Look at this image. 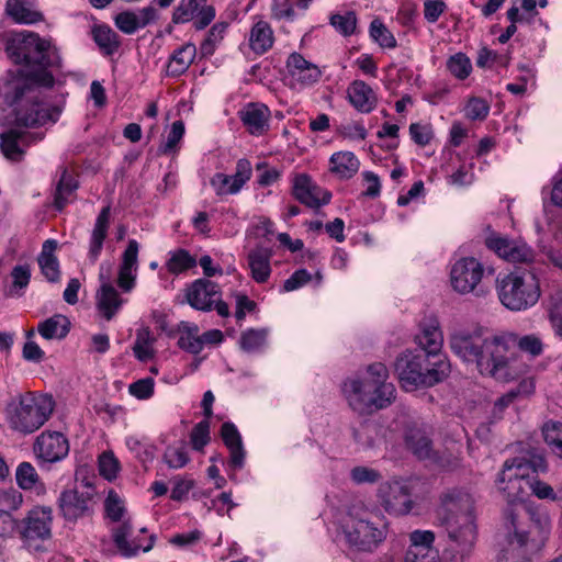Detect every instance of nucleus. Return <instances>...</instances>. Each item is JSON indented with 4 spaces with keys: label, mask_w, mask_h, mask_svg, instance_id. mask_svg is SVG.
Instances as JSON below:
<instances>
[{
    "label": "nucleus",
    "mask_w": 562,
    "mask_h": 562,
    "mask_svg": "<svg viewBox=\"0 0 562 562\" xmlns=\"http://www.w3.org/2000/svg\"><path fill=\"white\" fill-rule=\"evenodd\" d=\"M370 36L382 48H395L396 40L387 27L379 20H373L370 24Z\"/></svg>",
    "instance_id": "13d9d810"
},
{
    "label": "nucleus",
    "mask_w": 562,
    "mask_h": 562,
    "mask_svg": "<svg viewBox=\"0 0 562 562\" xmlns=\"http://www.w3.org/2000/svg\"><path fill=\"white\" fill-rule=\"evenodd\" d=\"M286 69L293 86L308 87L321 78L319 68L299 53H292L286 60Z\"/></svg>",
    "instance_id": "5701e85b"
},
{
    "label": "nucleus",
    "mask_w": 562,
    "mask_h": 562,
    "mask_svg": "<svg viewBox=\"0 0 562 562\" xmlns=\"http://www.w3.org/2000/svg\"><path fill=\"white\" fill-rule=\"evenodd\" d=\"M196 266V259L188 250L179 248L168 252L165 263L168 272L178 276Z\"/></svg>",
    "instance_id": "de8ad7c7"
},
{
    "label": "nucleus",
    "mask_w": 562,
    "mask_h": 562,
    "mask_svg": "<svg viewBox=\"0 0 562 562\" xmlns=\"http://www.w3.org/2000/svg\"><path fill=\"white\" fill-rule=\"evenodd\" d=\"M250 175V164L241 159L237 162L236 172L234 175L215 173L211 179V186L217 195L236 194L249 180Z\"/></svg>",
    "instance_id": "b1692460"
},
{
    "label": "nucleus",
    "mask_w": 562,
    "mask_h": 562,
    "mask_svg": "<svg viewBox=\"0 0 562 562\" xmlns=\"http://www.w3.org/2000/svg\"><path fill=\"white\" fill-rule=\"evenodd\" d=\"M239 116L251 135L260 136L269 128L270 110L262 103H249Z\"/></svg>",
    "instance_id": "cd10ccee"
},
{
    "label": "nucleus",
    "mask_w": 562,
    "mask_h": 562,
    "mask_svg": "<svg viewBox=\"0 0 562 562\" xmlns=\"http://www.w3.org/2000/svg\"><path fill=\"white\" fill-rule=\"evenodd\" d=\"M111 535L117 551L125 558L135 557L139 551L147 552L154 544L153 537L146 543L138 537H133V525L128 519L112 528Z\"/></svg>",
    "instance_id": "aec40b11"
},
{
    "label": "nucleus",
    "mask_w": 562,
    "mask_h": 562,
    "mask_svg": "<svg viewBox=\"0 0 562 562\" xmlns=\"http://www.w3.org/2000/svg\"><path fill=\"white\" fill-rule=\"evenodd\" d=\"M549 318L555 334L562 337V295L551 297Z\"/></svg>",
    "instance_id": "774afa93"
},
{
    "label": "nucleus",
    "mask_w": 562,
    "mask_h": 562,
    "mask_svg": "<svg viewBox=\"0 0 562 562\" xmlns=\"http://www.w3.org/2000/svg\"><path fill=\"white\" fill-rule=\"evenodd\" d=\"M15 481L20 488L24 491H35L37 495H43L46 492L45 484L30 462H21L15 470Z\"/></svg>",
    "instance_id": "e433bc0d"
},
{
    "label": "nucleus",
    "mask_w": 562,
    "mask_h": 562,
    "mask_svg": "<svg viewBox=\"0 0 562 562\" xmlns=\"http://www.w3.org/2000/svg\"><path fill=\"white\" fill-rule=\"evenodd\" d=\"M412 481L395 480L379 486L378 498L383 508L394 515H406L414 507Z\"/></svg>",
    "instance_id": "dca6fc26"
},
{
    "label": "nucleus",
    "mask_w": 562,
    "mask_h": 562,
    "mask_svg": "<svg viewBox=\"0 0 562 562\" xmlns=\"http://www.w3.org/2000/svg\"><path fill=\"white\" fill-rule=\"evenodd\" d=\"M126 300L121 297L113 284L99 286L95 292V308L105 321H112L121 311Z\"/></svg>",
    "instance_id": "bb28decb"
},
{
    "label": "nucleus",
    "mask_w": 562,
    "mask_h": 562,
    "mask_svg": "<svg viewBox=\"0 0 562 562\" xmlns=\"http://www.w3.org/2000/svg\"><path fill=\"white\" fill-rule=\"evenodd\" d=\"M291 183L292 195L307 207L318 209L330 202V192L316 184L307 173H294Z\"/></svg>",
    "instance_id": "a211bd4d"
},
{
    "label": "nucleus",
    "mask_w": 562,
    "mask_h": 562,
    "mask_svg": "<svg viewBox=\"0 0 562 562\" xmlns=\"http://www.w3.org/2000/svg\"><path fill=\"white\" fill-rule=\"evenodd\" d=\"M387 379V368L381 362L368 366L364 376L346 379L341 392L348 406L359 415H371L389 407L395 401L396 390Z\"/></svg>",
    "instance_id": "20e7f679"
},
{
    "label": "nucleus",
    "mask_w": 562,
    "mask_h": 562,
    "mask_svg": "<svg viewBox=\"0 0 562 562\" xmlns=\"http://www.w3.org/2000/svg\"><path fill=\"white\" fill-rule=\"evenodd\" d=\"M340 530L349 547L370 552L386 538L387 521L383 516L352 506L342 517Z\"/></svg>",
    "instance_id": "0eeeda50"
},
{
    "label": "nucleus",
    "mask_w": 562,
    "mask_h": 562,
    "mask_svg": "<svg viewBox=\"0 0 562 562\" xmlns=\"http://www.w3.org/2000/svg\"><path fill=\"white\" fill-rule=\"evenodd\" d=\"M395 371L406 391L430 387L443 381L450 373L447 357L435 359L426 353L405 352L395 362Z\"/></svg>",
    "instance_id": "423d86ee"
},
{
    "label": "nucleus",
    "mask_w": 562,
    "mask_h": 562,
    "mask_svg": "<svg viewBox=\"0 0 562 562\" xmlns=\"http://www.w3.org/2000/svg\"><path fill=\"white\" fill-rule=\"evenodd\" d=\"M120 462L111 451L103 452L99 457V472L104 479L112 481L117 476Z\"/></svg>",
    "instance_id": "e2e57ef3"
},
{
    "label": "nucleus",
    "mask_w": 562,
    "mask_h": 562,
    "mask_svg": "<svg viewBox=\"0 0 562 562\" xmlns=\"http://www.w3.org/2000/svg\"><path fill=\"white\" fill-rule=\"evenodd\" d=\"M496 291L501 303L515 312L533 306L540 297L539 281L530 271H514L497 278Z\"/></svg>",
    "instance_id": "1a4fd4ad"
},
{
    "label": "nucleus",
    "mask_w": 562,
    "mask_h": 562,
    "mask_svg": "<svg viewBox=\"0 0 562 562\" xmlns=\"http://www.w3.org/2000/svg\"><path fill=\"white\" fill-rule=\"evenodd\" d=\"M125 445L143 464L151 462L155 458L156 447L146 437L128 436L125 439Z\"/></svg>",
    "instance_id": "09e8293b"
},
{
    "label": "nucleus",
    "mask_w": 562,
    "mask_h": 562,
    "mask_svg": "<svg viewBox=\"0 0 562 562\" xmlns=\"http://www.w3.org/2000/svg\"><path fill=\"white\" fill-rule=\"evenodd\" d=\"M5 13L19 24H34L44 19L42 12L27 0H7Z\"/></svg>",
    "instance_id": "2f4dec72"
},
{
    "label": "nucleus",
    "mask_w": 562,
    "mask_h": 562,
    "mask_svg": "<svg viewBox=\"0 0 562 562\" xmlns=\"http://www.w3.org/2000/svg\"><path fill=\"white\" fill-rule=\"evenodd\" d=\"M139 245L135 239H130L126 249L122 255L119 269L117 285L126 293H130L136 284L138 269Z\"/></svg>",
    "instance_id": "393cba45"
},
{
    "label": "nucleus",
    "mask_w": 562,
    "mask_h": 562,
    "mask_svg": "<svg viewBox=\"0 0 562 562\" xmlns=\"http://www.w3.org/2000/svg\"><path fill=\"white\" fill-rule=\"evenodd\" d=\"M195 54L196 48L192 44H186L176 49L167 65L168 75L172 77H178L186 72V70L193 63Z\"/></svg>",
    "instance_id": "79ce46f5"
},
{
    "label": "nucleus",
    "mask_w": 562,
    "mask_h": 562,
    "mask_svg": "<svg viewBox=\"0 0 562 562\" xmlns=\"http://www.w3.org/2000/svg\"><path fill=\"white\" fill-rule=\"evenodd\" d=\"M78 182L67 170L63 169L54 193V206L61 211L66 205L75 201Z\"/></svg>",
    "instance_id": "72a5a7b5"
},
{
    "label": "nucleus",
    "mask_w": 562,
    "mask_h": 562,
    "mask_svg": "<svg viewBox=\"0 0 562 562\" xmlns=\"http://www.w3.org/2000/svg\"><path fill=\"white\" fill-rule=\"evenodd\" d=\"M460 453L445 450L442 452L436 451L430 461L446 471H453L460 465Z\"/></svg>",
    "instance_id": "69168bd1"
},
{
    "label": "nucleus",
    "mask_w": 562,
    "mask_h": 562,
    "mask_svg": "<svg viewBox=\"0 0 562 562\" xmlns=\"http://www.w3.org/2000/svg\"><path fill=\"white\" fill-rule=\"evenodd\" d=\"M156 337L149 327H140L136 330V338L133 345V352L137 360L147 362L155 357Z\"/></svg>",
    "instance_id": "c03bdc74"
},
{
    "label": "nucleus",
    "mask_w": 562,
    "mask_h": 562,
    "mask_svg": "<svg viewBox=\"0 0 562 562\" xmlns=\"http://www.w3.org/2000/svg\"><path fill=\"white\" fill-rule=\"evenodd\" d=\"M9 58L21 68L15 83L16 97L21 98L32 86L52 87L54 77L48 68H58L61 58L50 41L31 31L13 33L7 41Z\"/></svg>",
    "instance_id": "f03ea898"
},
{
    "label": "nucleus",
    "mask_w": 562,
    "mask_h": 562,
    "mask_svg": "<svg viewBox=\"0 0 562 562\" xmlns=\"http://www.w3.org/2000/svg\"><path fill=\"white\" fill-rule=\"evenodd\" d=\"M537 469L521 459L506 461L497 477L498 491L510 508L506 510L507 544L499 554L501 562H527L547 544L552 521L549 514L531 504H525L528 491L536 496V483H544L535 473Z\"/></svg>",
    "instance_id": "f257e3e1"
},
{
    "label": "nucleus",
    "mask_w": 562,
    "mask_h": 562,
    "mask_svg": "<svg viewBox=\"0 0 562 562\" xmlns=\"http://www.w3.org/2000/svg\"><path fill=\"white\" fill-rule=\"evenodd\" d=\"M105 516L112 521L119 522L126 513L124 499L113 490H111L104 501Z\"/></svg>",
    "instance_id": "5fc2aeb1"
},
{
    "label": "nucleus",
    "mask_w": 562,
    "mask_h": 562,
    "mask_svg": "<svg viewBox=\"0 0 562 562\" xmlns=\"http://www.w3.org/2000/svg\"><path fill=\"white\" fill-rule=\"evenodd\" d=\"M94 493L79 486L65 488L57 498L59 515L67 522L75 524L90 518L94 513Z\"/></svg>",
    "instance_id": "4468645a"
},
{
    "label": "nucleus",
    "mask_w": 562,
    "mask_h": 562,
    "mask_svg": "<svg viewBox=\"0 0 562 562\" xmlns=\"http://www.w3.org/2000/svg\"><path fill=\"white\" fill-rule=\"evenodd\" d=\"M490 112L488 103L482 99L472 97L464 106V115L471 121H483Z\"/></svg>",
    "instance_id": "680f3d73"
},
{
    "label": "nucleus",
    "mask_w": 562,
    "mask_h": 562,
    "mask_svg": "<svg viewBox=\"0 0 562 562\" xmlns=\"http://www.w3.org/2000/svg\"><path fill=\"white\" fill-rule=\"evenodd\" d=\"M517 347L532 357H538L543 351V342L536 334L515 336L513 340Z\"/></svg>",
    "instance_id": "052dcab7"
},
{
    "label": "nucleus",
    "mask_w": 562,
    "mask_h": 562,
    "mask_svg": "<svg viewBox=\"0 0 562 562\" xmlns=\"http://www.w3.org/2000/svg\"><path fill=\"white\" fill-rule=\"evenodd\" d=\"M436 517L448 538L447 555L452 562L471 557L477 541L475 499L464 487H448L439 495Z\"/></svg>",
    "instance_id": "7ed1b4c3"
},
{
    "label": "nucleus",
    "mask_w": 562,
    "mask_h": 562,
    "mask_svg": "<svg viewBox=\"0 0 562 562\" xmlns=\"http://www.w3.org/2000/svg\"><path fill=\"white\" fill-rule=\"evenodd\" d=\"M448 543L446 544L442 557H439L435 548L427 547H408L404 562H452L447 555ZM470 557H464L461 562H467Z\"/></svg>",
    "instance_id": "49530a36"
},
{
    "label": "nucleus",
    "mask_w": 562,
    "mask_h": 562,
    "mask_svg": "<svg viewBox=\"0 0 562 562\" xmlns=\"http://www.w3.org/2000/svg\"><path fill=\"white\" fill-rule=\"evenodd\" d=\"M199 326L190 322L178 324V347L189 353L199 355L202 351Z\"/></svg>",
    "instance_id": "4c0bfd02"
},
{
    "label": "nucleus",
    "mask_w": 562,
    "mask_h": 562,
    "mask_svg": "<svg viewBox=\"0 0 562 562\" xmlns=\"http://www.w3.org/2000/svg\"><path fill=\"white\" fill-rule=\"evenodd\" d=\"M91 35L102 54L105 56L115 54L121 46L120 36L106 24L93 25Z\"/></svg>",
    "instance_id": "58836bf2"
},
{
    "label": "nucleus",
    "mask_w": 562,
    "mask_h": 562,
    "mask_svg": "<svg viewBox=\"0 0 562 562\" xmlns=\"http://www.w3.org/2000/svg\"><path fill=\"white\" fill-rule=\"evenodd\" d=\"M54 407L55 402L48 394H21L7 406V422L12 430L29 435L48 420Z\"/></svg>",
    "instance_id": "6e6552de"
},
{
    "label": "nucleus",
    "mask_w": 562,
    "mask_h": 562,
    "mask_svg": "<svg viewBox=\"0 0 562 562\" xmlns=\"http://www.w3.org/2000/svg\"><path fill=\"white\" fill-rule=\"evenodd\" d=\"M329 170L339 179H350L359 170L360 161L351 151H338L331 155Z\"/></svg>",
    "instance_id": "c9c22d12"
},
{
    "label": "nucleus",
    "mask_w": 562,
    "mask_h": 562,
    "mask_svg": "<svg viewBox=\"0 0 562 562\" xmlns=\"http://www.w3.org/2000/svg\"><path fill=\"white\" fill-rule=\"evenodd\" d=\"M330 24L344 36H349L356 30L357 18L353 12H347L346 14H334L330 18Z\"/></svg>",
    "instance_id": "0e129e2a"
},
{
    "label": "nucleus",
    "mask_w": 562,
    "mask_h": 562,
    "mask_svg": "<svg viewBox=\"0 0 562 562\" xmlns=\"http://www.w3.org/2000/svg\"><path fill=\"white\" fill-rule=\"evenodd\" d=\"M205 2L206 0H180L173 10L172 22L181 24L193 20L199 9Z\"/></svg>",
    "instance_id": "864d4df0"
},
{
    "label": "nucleus",
    "mask_w": 562,
    "mask_h": 562,
    "mask_svg": "<svg viewBox=\"0 0 562 562\" xmlns=\"http://www.w3.org/2000/svg\"><path fill=\"white\" fill-rule=\"evenodd\" d=\"M111 220V206H104L95 218L93 228L89 239L88 258L91 263H95L99 259L103 243L108 236Z\"/></svg>",
    "instance_id": "c756f323"
},
{
    "label": "nucleus",
    "mask_w": 562,
    "mask_h": 562,
    "mask_svg": "<svg viewBox=\"0 0 562 562\" xmlns=\"http://www.w3.org/2000/svg\"><path fill=\"white\" fill-rule=\"evenodd\" d=\"M536 497L551 501L562 507V481L555 486L548 483H536Z\"/></svg>",
    "instance_id": "338daca9"
},
{
    "label": "nucleus",
    "mask_w": 562,
    "mask_h": 562,
    "mask_svg": "<svg viewBox=\"0 0 562 562\" xmlns=\"http://www.w3.org/2000/svg\"><path fill=\"white\" fill-rule=\"evenodd\" d=\"M158 20V11L153 5H147L138 12L123 11L115 15L114 24L124 34H134L137 30L156 22Z\"/></svg>",
    "instance_id": "a878e982"
},
{
    "label": "nucleus",
    "mask_w": 562,
    "mask_h": 562,
    "mask_svg": "<svg viewBox=\"0 0 562 562\" xmlns=\"http://www.w3.org/2000/svg\"><path fill=\"white\" fill-rule=\"evenodd\" d=\"M221 436L229 450L228 465L233 470H240L245 464L246 452L241 437L233 423L226 422L222 425Z\"/></svg>",
    "instance_id": "7c9ffc66"
},
{
    "label": "nucleus",
    "mask_w": 562,
    "mask_h": 562,
    "mask_svg": "<svg viewBox=\"0 0 562 562\" xmlns=\"http://www.w3.org/2000/svg\"><path fill=\"white\" fill-rule=\"evenodd\" d=\"M33 450L41 461L55 463L67 457L69 443L61 432L44 431L36 438Z\"/></svg>",
    "instance_id": "6ab92c4d"
},
{
    "label": "nucleus",
    "mask_w": 562,
    "mask_h": 562,
    "mask_svg": "<svg viewBox=\"0 0 562 562\" xmlns=\"http://www.w3.org/2000/svg\"><path fill=\"white\" fill-rule=\"evenodd\" d=\"M38 86H32L30 90H25L23 97L18 98L15 83H12L11 102L15 104V123L18 127H35L47 123H55L60 113L61 108L53 105L44 101Z\"/></svg>",
    "instance_id": "9d476101"
},
{
    "label": "nucleus",
    "mask_w": 562,
    "mask_h": 562,
    "mask_svg": "<svg viewBox=\"0 0 562 562\" xmlns=\"http://www.w3.org/2000/svg\"><path fill=\"white\" fill-rule=\"evenodd\" d=\"M274 42L273 31L267 21H257L249 32V47L258 55L269 50Z\"/></svg>",
    "instance_id": "f704fd0d"
},
{
    "label": "nucleus",
    "mask_w": 562,
    "mask_h": 562,
    "mask_svg": "<svg viewBox=\"0 0 562 562\" xmlns=\"http://www.w3.org/2000/svg\"><path fill=\"white\" fill-rule=\"evenodd\" d=\"M267 329H247L240 335V348L248 353L261 351L267 342Z\"/></svg>",
    "instance_id": "3c124183"
},
{
    "label": "nucleus",
    "mask_w": 562,
    "mask_h": 562,
    "mask_svg": "<svg viewBox=\"0 0 562 562\" xmlns=\"http://www.w3.org/2000/svg\"><path fill=\"white\" fill-rule=\"evenodd\" d=\"M485 245L499 258L513 263H529L535 259V252L522 239H513L498 233H491L485 238Z\"/></svg>",
    "instance_id": "f3484780"
},
{
    "label": "nucleus",
    "mask_w": 562,
    "mask_h": 562,
    "mask_svg": "<svg viewBox=\"0 0 562 562\" xmlns=\"http://www.w3.org/2000/svg\"><path fill=\"white\" fill-rule=\"evenodd\" d=\"M486 337L480 327H468L454 323L449 327L448 346L464 363L475 364Z\"/></svg>",
    "instance_id": "9b49d317"
},
{
    "label": "nucleus",
    "mask_w": 562,
    "mask_h": 562,
    "mask_svg": "<svg viewBox=\"0 0 562 562\" xmlns=\"http://www.w3.org/2000/svg\"><path fill=\"white\" fill-rule=\"evenodd\" d=\"M56 248L57 241L54 239H47L43 244L42 251L38 256V265L42 273L50 282L57 281L60 274L58 260L54 256Z\"/></svg>",
    "instance_id": "ea45409f"
},
{
    "label": "nucleus",
    "mask_w": 562,
    "mask_h": 562,
    "mask_svg": "<svg viewBox=\"0 0 562 562\" xmlns=\"http://www.w3.org/2000/svg\"><path fill=\"white\" fill-rule=\"evenodd\" d=\"M446 67L449 74L458 80L467 79L472 72L471 59L461 52L451 55L446 61Z\"/></svg>",
    "instance_id": "603ef678"
},
{
    "label": "nucleus",
    "mask_w": 562,
    "mask_h": 562,
    "mask_svg": "<svg viewBox=\"0 0 562 562\" xmlns=\"http://www.w3.org/2000/svg\"><path fill=\"white\" fill-rule=\"evenodd\" d=\"M542 436L552 454L562 460V423L553 420L544 423Z\"/></svg>",
    "instance_id": "8fccbe9b"
},
{
    "label": "nucleus",
    "mask_w": 562,
    "mask_h": 562,
    "mask_svg": "<svg viewBox=\"0 0 562 562\" xmlns=\"http://www.w3.org/2000/svg\"><path fill=\"white\" fill-rule=\"evenodd\" d=\"M23 504V495L13 487L0 488V510H4L7 515H12Z\"/></svg>",
    "instance_id": "bf43d9fd"
},
{
    "label": "nucleus",
    "mask_w": 562,
    "mask_h": 562,
    "mask_svg": "<svg viewBox=\"0 0 562 562\" xmlns=\"http://www.w3.org/2000/svg\"><path fill=\"white\" fill-rule=\"evenodd\" d=\"M186 300L194 310L209 312L214 308L220 316H229L228 305L222 301L218 284L209 279H198L188 285Z\"/></svg>",
    "instance_id": "2eb2a0df"
},
{
    "label": "nucleus",
    "mask_w": 562,
    "mask_h": 562,
    "mask_svg": "<svg viewBox=\"0 0 562 562\" xmlns=\"http://www.w3.org/2000/svg\"><path fill=\"white\" fill-rule=\"evenodd\" d=\"M484 266L474 257H462L456 260L450 268V285L459 294L482 295L484 291L481 282L484 276Z\"/></svg>",
    "instance_id": "ddd939ff"
},
{
    "label": "nucleus",
    "mask_w": 562,
    "mask_h": 562,
    "mask_svg": "<svg viewBox=\"0 0 562 562\" xmlns=\"http://www.w3.org/2000/svg\"><path fill=\"white\" fill-rule=\"evenodd\" d=\"M312 0H273L271 15L276 20L293 21L303 13Z\"/></svg>",
    "instance_id": "a19ab883"
},
{
    "label": "nucleus",
    "mask_w": 562,
    "mask_h": 562,
    "mask_svg": "<svg viewBox=\"0 0 562 562\" xmlns=\"http://www.w3.org/2000/svg\"><path fill=\"white\" fill-rule=\"evenodd\" d=\"M347 99L360 113L372 112L378 104V97L373 89L363 80H353L347 88Z\"/></svg>",
    "instance_id": "c85d7f7f"
},
{
    "label": "nucleus",
    "mask_w": 562,
    "mask_h": 562,
    "mask_svg": "<svg viewBox=\"0 0 562 562\" xmlns=\"http://www.w3.org/2000/svg\"><path fill=\"white\" fill-rule=\"evenodd\" d=\"M475 367L482 375L501 382H510L524 375L528 366L510 350L505 336L486 337Z\"/></svg>",
    "instance_id": "39448f33"
},
{
    "label": "nucleus",
    "mask_w": 562,
    "mask_h": 562,
    "mask_svg": "<svg viewBox=\"0 0 562 562\" xmlns=\"http://www.w3.org/2000/svg\"><path fill=\"white\" fill-rule=\"evenodd\" d=\"M70 328L69 319L60 314H56L37 326V331L45 339H63L67 336Z\"/></svg>",
    "instance_id": "37998d69"
},
{
    "label": "nucleus",
    "mask_w": 562,
    "mask_h": 562,
    "mask_svg": "<svg viewBox=\"0 0 562 562\" xmlns=\"http://www.w3.org/2000/svg\"><path fill=\"white\" fill-rule=\"evenodd\" d=\"M227 29L226 23H216L209 31L206 37L200 45V52L203 56H211L216 46L221 43Z\"/></svg>",
    "instance_id": "4d7b16f0"
},
{
    "label": "nucleus",
    "mask_w": 562,
    "mask_h": 562,
    "mask_svg": "<svg viewBox=\"0 0 562 562\" xmlns=\"http://www.w3.org/2000/svg\"><path fill=\"white\" fill-rule=\"evenodd\" d=\"M53 509L37 506L31 509L22 520L21 538L30 550L41 551L44 542L52 538Z\"/></svg>",
    "instance_id": "f8f14e48"
},
{
    "label": "nucleus",
    "mask_w": 562,
    "mask_h": 562,
    "mask_svg": "<svg viewBox=\"0 0 562 562\" xmlns=\"http://www.w3.org/2000/svg\"><path fill=\"white\" fill-rule=\"evenodd\" d=\"M408 449L420 460H429L436 451L431 448V441L420 429H412L406 435Z\"/></svg>",
    "instance_id": "a18cd8bd"
},
{
    "label": "nucleus",
    "mask_w": 562,
    "mask_h": 562,
    "mask_svg": "<svg viewBox=\"0 0 562 562\" xmlns=\"http://www.w3.org/2000/svg\"><path fill=\"white\" fill-rule=\"evenodd\" d=\"M44 134L40 132H23L18 126L1 134V149L3 155L13 161L22 159L25 148L43 138Z\"/></svg>",
    "instance_id": "4be33fe9"
},
{
    "label": "nucleus",
    "mask_w": 562,
    "mask_h": 562,
    "mask_svg": "<svg viewBox=\"0 0 562 562\" xmlns=\"http://www.w3.org/2000/svg\"><path fill=\"white\" fill-rule=\"evenodd\" d=\"M164 461L170 469L183 468L190 461L186 445L181 442L167 447L164 452Z\"/></svg>",
    "instance_id": "6e6d98bb"
},
{
    "label": "nucleus",
    "mask_w": 562,
    "mask_h": 562,
    "mask_svg": "<svg viewBox=\"0 0 562 562\" xmlns=\"http://www.w3.org/2000/svg\"><path fill=\"white\" fill-rule=\"evenodd\" d=\"M248 267L251 278L257 283H265L271 274L270 259L271 252L265 248H255L248 254Z\"/></svg>",
    "instance_id": "473e14b6"
},
{
    "label": "nucleus",
    "mask_w": 562,
    "mask_h": 562,
    "mask_svg": "<svg viewBox=\"0 0 562 562\" xmlns=\"http://www.w3.org/2000/svg\"><path fill=\"white\" fill-rule=\"evenodd\" d=\"M415 341L424 350L423 353L430 355L435 359L445 357L441 355L443 334L440 328L439 319L436 316H426L423 318Z\"/></svg>",
    "instance_id": "412c9836"
}]
</instances>
